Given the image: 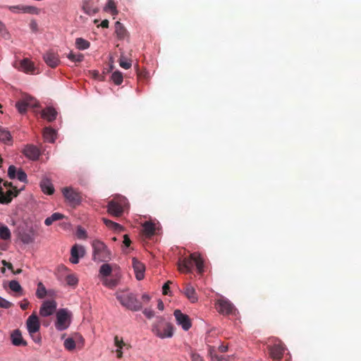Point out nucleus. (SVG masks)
Segmentation results:
<instances>
[{"label": "nucleus", "mask_w": 361, "mask_h": 361, "mask_svg": "<svg viewBox=\"0 0 361 361\" xmlns=\"http://www.w3.org/2000/svg\"><path fill=\"white\" fill-rule=\"evenodd\" d=\"M115 295L121 305L131 311H139L142 307V303L132 293L118 290Z\"/></svg>", "instance_id": "obj_2"}, {"label": "nucleus", "mask_w": 361, "mask_h": 361, "mask_svg": "<svg viewBox=\"0 0 361 361\" xmlns=\"http://www.w3.org/2000/svg\"><path fill=\"white\" fill-rule=\"evenodd\" d=\"M66 281L68 286H75L78 283V278L73 274H69L66 278Z\"/></svg>", "instance_id": "obj_42"}, {"label": "nucleus", "mask_w": 361, "mask_h": 361, "mask_svg": "<svg viewBox=\"0 0 361 361\" xmlns=\"http://www.w3.org/2000/svg\"><path fill=\"white\" fill-rule=\"evenodd\" d=\"M14 274H19L22 272V269H18L17 270L14 271L13 270L12 271Z\"/></svg>", "instance_id": "obj_63"}, {"label": "nucleus", "mask_w": 361, "mask_h": 361, "mask_svg": "<svg viewBox=\"0 0 361 361\" xmlns=\"http://www.w3.org/2000/svg\"><path fill=\"white\" fill-rule=\"evenodd\" d=\"M114 345L117 348L116 350V357L118 358H121L123 357L122 349L125 347L126 348H129L130 345L124 343L123 338L119 337L118 336H114Z\"/></svg>", "instance_id": "obj_21"}, {"label": "nucleus", "mask_w": 361, "mask_h": 361, "mask_svg": "<svg viewBox=\"0 0 361 361\" xmlns=\"http://www.w3.org/2000/svg\"><path fill=\"white\" fill-rule=\"evenodd\" d=\"M0 141L7 145L12 144V136L6 128H0Z\"/></svg>", "instance_id": "obj_30"}, {"label": "nucleus", "mask_w": 361, "mask_h": 361, "mask_svg": "<svg viewBox=\"0 0 361 361\" xmlns=\"http://www.w3.org/2000/svg\"><path fill=\"white\" fill-rule=\"evenodd\" d=\"M142 299L143 300L144 302H147L149 301L150 297L147 294H143L142 296Z\"/></svg>", "instance_id": "obj_59"}, {"label": "nucleus", "mask_w": 361, "mask_h": 361, "mask_svg": "<svg viewBox=\"0 0 361 361\" xmlns=\"http://www.w3.org/2000/svg\"><path fill=\"white\" fill-rule=\"evenodd\" d=\"M19 191L16 188L8 189L6 192L3 188H0V203L7 204L10 203L13 198L17 197Z\"/></svg>", "instance_id": "obj_12"}, {"label": "nucleus", "mask_w": 361, "mask_h": 361, "mask_svg": "<svg viewBox=\"0 0 361 361\" xmlns=\"http://www.w3.org/2000/svg\"><path fill=\"white\" fill-rule=\"evenodd\" d=\"M115 32L119 39H124L128 33L123 25L119 21H116L115 23Z\"/></svg>", "instance_id": "obj_29"}, {"label": "nucleus", "mask_w": 361, "mask_h": 361, "mask_svg": "<svg viewBox=\"0 0 361 361\" xmlns=\"http://www.w3.org/2000/svg\"><path fill=\"white\" fill-rule=\"evenodd\" d=\"M35 238L30 233H23L21 235V240L25 244H30L34 242Z\"/></svg>", "instance_id": "obj_44"}, {"label": "nucleus", "mask_w": 361, "mask_h": 361, "mask_svg": "<svg viewBox=\"0 0 361 361\" xmlns=\"http://www.w3.org/2000/svg\"><path fill=\"white\" fill-rule=\"evenodd\" d=\"M143 233L146 237H151L155 233V225L151 221H146L142 225Z\"/></svg>", "instance_id": "obj_28"}, {"label": "nucleus", "mask_w": 361, "mask_h": 361, "mask_svg": "<svg viewBox=\"0 0 361 361\" xmlns=\"http://www.w3.org/2000/svg\"><path fill=\"white\" fill-rule=\"evenodd\" d=\"M285 350V345L281 341H277L273 345L269 346L270 356L274 360H281Z\"/></svg>", "instance_id": "obj_9"}, {"label": "nucleus", "mask_w": 361, "mask_h": 361, "mask_svg": "<svg viewBox=\"0 0 361 361\" xmlns=\"http://www.w3.org/2000/svg\"><path fill=\"white\" fill-rule=\"evenodd\" d=\"M40 188L45 194L52 195L54 192V185L51 181L47 178H44L41 180Z\"/></svg>", "instance_id": "obj_23"}, {"label": "nucleus", "mask_w": 361, "mask_h": 361, "mask_svg": "<svg viewBox=\"0 0 361 361\" xmlns=\"http://www.w3.org/2000/svg\"><path fill=\"white\" fill-rule=\"evenodd\" d=\"M79 252H80V257H82L85 252L84 248L82 246L75 245L72 247L71 250L70 262L73 264H78L79 262Z\"/></svg>", "instance_id": "obj_18"}, {"label": "nucleus", "mask_w": 361, "mask_h": 361, "mask_svg": "<svg viewBox=\"0 0 361 361\" xmlns=\"http://www.w3.org/2000/svg\"><path fill=\"white\" fill-rule=\"evenodd\" d=\"M57 112L53 107H47L42 111V117L48 121L51 122L56 119Z\"/></svg>", "instance_id": "obj_24"}, {"label": "nucleus", "mask_w": 361, "mask_h": 361, "mask_svg": "<svg viewBox=\"0 0 361 361\" xmlns=\"http://www.w3.org/2000/svg\"><path fill=\"white\" fill-rule=\"evenodd\" d=\"M64 217V216L60 213H54L50 216L47 217L45 221L44 224L47 226H50L53 224V222L61 220Z\"/></svg>", "instance_id": "obj_35"}, {"label": "nucleus", "mask_w": 361, "mask_h": 361, "mask_svg": "<svg viewBox=\"0 0 361 361\" xmlns=\"http://www.w3.org/2000/svg\"><path fill=\"white\" fill-rule=\"evenodd\" d=\"M38 106V102L33 97L24 94L21 98L16 103V108L20 114H26L29 108H35Z\"/></svg>", "instance_id": "obj_5"}, {"label": "nucleus", "mask_w": 361, "mask_h": 361, "mask_svg": "<svg viewBox=\"0 0 361 361\" xmlns=\"http://www.w3.org/2000/svg\"><path fill=\"white\" fill-rule=\"evenodd\" d=\"M105 11L110 10L112 15H116L118 11L116 10V4L113 0H107V4L104 8Z\"/></svg>", "instance_id": "obj_40"}, {"label": "nucleus", "mask_w": 361, "mask_h": 361, "mask_svg": "<svg viewBox=\"0 0 361 361\" xmlns=\"http://www.w3.org/2000/svg\"><path fill=\"white\" fill-rule=\"evenodd\" d=\"M215 307L219 313L224 315L233 314L236 311L231 302L223 296L216 300Z\"/></svg>", "instance_id": "obj_7"}, {"label": "nucleus", "mask_w": 361, "mask_h": 361, "mask_svg": "<svg viewBox=\"0 0 361 361\" xmlns=\"http://www.w3.org/2000/svg\"><path fill=\"white\" fill-rule=\"evenodd\" d=\"M71 313L66 309H60L56 312L55 327L58 331H63L71 324Z\"/></svg>", "instance_id": "obj_8"}, {"label": "nucleus", "mask_w": 361, "mask_h": 361, "mask_svg": "<svg viewBox=\"0 0 361 361\" xmlns=\"http://www.w3.org/2000/svg\"><path fill=\"white\" fill-rule=\"evenodd\" d=\"M157 307L160 310H163L164 308V302L161 300H159V302H158Z\"/></svg>", "instance_id": "obj_58"}, {"label": "nucleus", "mask_w": 361, "mask_h": 361, "mask_svg": "<svg viewBox=\"0 0 361 361\" xmlns=\"http://www.w3.org/2000/svg\"><path fill=\"white\" fill-rule=\"evenodd\" d=\"M29 26L30 30L34 32H36L38 30V25L36 20H32L30 21Z\"/></svg>", "instance_id": "obj_50"}, {"label": "nucleus", "mask_w": 361, "mask_h": 361, "mask_svg": "<svg viewBox=\"0 0 361 361\" xmlns=\"http://www.w3.org/2000/svg\"><path fill=\"white\" fill-rule=\"evenodd\" d=\"M26 325L29 334L34 337V334L38 332L40 328L39 321L35 312L27 318Z\"/></svg>", "instance_id": "obj_10"}, {"label": "nucleus", "mask_w": 361, "mask_h": 361, "mask_svg": "<svg viewBox=\"0 0 361 361\" xmlns=\"http://www.w3.org/2000/svg\"><path fill=\"white\" fill-rule=\"evenodd\" d=\"M102 220H103V222L104 223V224L108 228H109L115 231H117V232H121V231H123V227L122 226H121L120 224H118L116 222H114L111 220L105 219V218H103Z\"/></svg>", "instance_id": "obj_32"}, {"label": "nucleus", "mask_w": 361, "mask_h": 361, "mask_svg": "<svg viewBox=\"0 0 361 361\" xmlns=\"http://www.w3.org/2000/svg\"><path fill=\"white\" fill-rule=\"evenodd\" d=\"M63 345L68 350H73L75 348V342L72 338H68L64 341Z\"/></svg>", "instance_id": "obj_41"}, {"label": "nucleus", "mask_w": 361, "mask_h": 361, "mask_svg": "<svg viewBox=\"0 0 361 361\" xmlns=\"http://www.w3.org/2000/svg\"><path fill=\"white\" fill-rule=\"evenodd\" d=\"M171 283L170 281H168L162 288V293L164 295H169V284Z\"/></svg>", "instance_id": "obj_52"}, {"label": "nucleus", "mask_w": 361, "mask_h": 361, "mask_svg": "<svg viewBox=\"0 0 361 361\" xmlns=\"http://www.w3.org/2000/svg\"><path fill=\"white\" fill-rule=\"evenodd\" d=\"M11 238V233L8 226L3 225L0 223V238L4 240H10Z\"/></svg>", "instance_id": "obj_33"}, {"label": "nucleus", "mask_w": 361, "mask_h": 361, "mask_svg": "<svg viewBox=\"0 0 361 361\" xmlns=\"http://www.w3.org/2000/svg\"><path fill=\"white\" fill-rule=\"evenodd\" d=\"M67 58L73 62H81L84 59V56L80 53L75 54L71 51L67 55Z\"/></svg>", "instance_id": "obj_38"}, {"label": "nucleus", "mask_w": 361, "mask_h": 361, "mask_svg": "<svg viewBox=\"0 0 361 361\" xmlns=\"http://www.w3.org/2000/svg\"><path fill=\"white\" fill-rule=\"evenodd\" d=\"M93 260L97 262H106L111 259V252L106 245L102 241L95 240L92 242Z\"/></svg>", "instance_id": "obj_4"}, {"label": "nucleus", "mask_w": 361, "mask_h": 361, "mask_svg": "<svg viewBox=\"0 0 361 361\" xmlns=\"http://www.w3.org/2000/svg\"><path fill=\"white\" fill-rule=\"evenodd\" d=\"M12 343L16 346H25L27 345L26 341L23 338L20 331L18 329L15 330L11 334Z\"/></svg>", "instance_id": "obj_25"}, {"label": "nucleus", "mask_w": 361, "mask_h": 361, "mask_svg": "<svg viewBox=\"0 0 361 361\" xmlns=\"http://www.w3.org/2000/svg\"><path fill=\"white\" fill-rule=\"evenodd\" d=\"M143 314L148 318V319H151L154 317V311L151 309H145L143 310Z\"/></svg>", "instance_id": "obj_51"}, {"label": "nucleus", "mask_w": 361, "mask_h": 361, "mask_svg": "<svg viewBox=\"0 0 361 361\" xmlns=\"http://www.w3.org/2000/svg\"><path fill=\"white\" fill-rule=\"evenodd\" d=\"M1 263L4 266L6 267L11 271L13 270V267L11 263L6 262V260H2Z\"/></svg>", "instance_id": "obj_55"}, {"label": "nucleus", "mask_w": 361, "mask_h": 361, "mask_svg": "<svg viewBox=\"0 0 361 361\" xmlns=\"http://www.w3.org/2000/svg\"><path fill=\"white\" fill-rule=\"evenodd\" d=\"M102 282L104 286L110 289H113L118 286L119 283V276L117 275H114L111 278L107 277L104 279Z\"/></svg>", "instance_id": "obj_27"}, {"label": "nucleus", "mask_w": 361, "mask_h": 361, "mask_svg": "<svg viewBox=\"0 0 361 361\" xmlns=\"http://www.w3.org/2000/svg\"><path fill=\"white\" fill-rule=\"evenodd\" d=\"M107 211L111 216H121L123 213V204L113 200L108 203Z\"/></svg>", "instance_id": "obj_13"}, {"label": "nucleus", "mask_w": 361, "mask_h": 361, "mask_svg": "<svg viewBox=\"0 0 361 361\" xmlns=\"http://www.w3.org/2000/svg\"><path fill=\"white\" fill-rule=\"evenodd\" d=\"M123 75L119 71H115L111 75V80L115 85H119L123 82Z\"/></svg>", "instance_id": "obj_39"}, {"label": "nucleus", "mask_w": 361, "mask_h": 361, "mask_svg": "<svg viewBox=\"0 0 361 361\" xmlns=\"http://www.w3.org/2000/svg\"><path fill=\"white\" fill-rule=\"evenodd\" d=\"M13 303L6 300V299L0 297V307L4 309H8L13 307Z\"/></svg>", "instance_id": "obj_47"}, {"label": "nucleus", "mask_w": 361, "mask_h": 361, "mask_svg": "<svg viewBox=\"0 0 361 361\" xmlns=\"http://www.w3.org/2000/svg\"><path fill=\"white\" fill-rule=\"evenodd\" d=\"M43 59L45 63L51 68H56L60 62L58 54L51 51L47 52L44 55Z\"/></svg>", "instance_id": "obj_16"}, {"label": "nucleus", "mask_w": 361, "mask_h": 361, "mask_svg": "<svg viewBox=\"0 0 361 361\" xmlns=\"http://www.w3.org/2000/svg\"><path fill=\"white\" fill-rule=\"evenodd\" d=\"M19 69L26 73L34 74L35 67L32 61L25 58L20 61Z\"/></svg>", "instance_id": "obj_19"}, {"label": "nucleus", "mask_w": 361, "mask_h": 361, "mask_svg": "<svg viewBox=\"0 0 361 361\" xmlns=\"http://www.w3.org/2000/svg\"><path fill=\"white\" fill-rule=\"evenodd\" d=\"M219 350L221 352V353H225L228 350V346L226 345H220L219 347Z\"/></svg>", "instance_id": "obj_57"}, {"label": "nucleus", "mask_w": 361, "mask_h": 361, "mask_svg": "<svg viewBox=\"0 0 361 361\" xmlns=\"http://www.w3.org/2000/svg\"><path fill=\"white\" fill-rule=\"evenodd\" d=\"M211 357L212 361H228V357L225 355H219L211 353Z\"/></svg>", "instance_id": "obj_46"}, {"label": "nucleus", "mask_w": 361, "mask_h": 361, "mask_svg": "<svg viewBox=\"0 0 361 361\" xmlns=\"http://www.w3.org/2000/svg\"><path fill=\"white\" fill-rule=\"evenodd\" d=\"M8 286L11 290H13L15 293H18L20 295H22L23 288H22L21 286L20 285V283L17 281H15V280L11 281L9 282Z\"/></svg>", "instance_id": "obj_37"}, {"label": "nucleus", "mask_w": 361, "mask_h": 361, "mask_svg": "<svg viewBox=\"0 0 361 361\" xmlns=\"http://www.w3.org/2000/svg\"><path fill=\"white\" fill-rule=\"evenodd\" d=\"M56 308V302L54 300L44 301L39 310V314L42 317H48L51 315Z\"/></svg>", "instance_id": "obj_14"}, {"label": "nucleus", "mask_w": 361, "mask_h": 361, "mask_svg": "<svg viewBox=\"0 0 361 361\" xmlns=\"http://www.w3.org/2000/svg\"><path fill=\"white\" fill-rule=\"evenodd\" d=\"M194 264L196 266L198 273L202 274L204 271V262L197 252L192 253L190 257L179 260L178 267L181 272L190 273L192 271Z\"/></svg>", "instance_id": "obj_1"}, {"label": "nucleus", "mask_w": 361, "mask_h": 361, "mask_svg": "<svg viewBox=\"0 0 361 361\" xmlns=\"http://www.w3.org/2000/svg\"><path fill=\"white\" fill-rule=\"evenodd\" d=\"M17 169L16 167L13 165H11L8 169V176L11 179H13L16 177L17 175Z\"/></svg>", "instance_id": "obj_45"}, {"label": "nucleus", "mask_w": 361, "mask_h": 361, "mask_svg": "<svg viewBox=\"0 0 361 361\" xmlns=\"http://www.w3.org/2000/svg\"><path fill=\"white\" fill-rule=\"evenodd\" d=\"M47 289L42 282L37 283V288L36 290V296L39 299H43L47 295Z\"/></svg>", "instance_id": "obj_36"}, {"label": "nucleus", "mask_w": 361, "mask_h": 361, "mask_svg": "<svg viewBox=\"0 0 361 361\" xmlns=\"http://www.w3.org/2000/svg\"><path fill=\"white\" fill-rule=\"evenodd\" d=\"M43 136L46 141L54 142L56 140V131L51 128H45L43 132Z\"/></svg>", "instance_id": "obj_31"}, {"label": "nucleus", "mask_w": 361, "mask_h": 361, "mask_svg": "<svg viewBox=\"0 0 361 361\" xmlns=\"http://www.w3.org/2000/svg\"><path fill=\"white\" fill-rule=\"evenodd\" d=\"M119 65L121 67L126 70L129 69L132 66L131 62L128 61L127 59L123 56H121L120 57Z\"/></svg>", "instance_id": "obj_43"}, {"label": "nucleus", "mask_w": 361, "mask_h": 361, "mask_svg": "<svg viewBox=\"0 0 361 361\" xmlns=\"http://www.w3.org/2000/svg\"><path fill=\"white\" fill-rule=\"evenodd\" d=\"M184 295L192 303L196 302L198 300L197 294L195 288L190 284H186L183 289Z\"/></svg>", "instance_id": "obj_22"}, {"label": "nucleus", "mask_w": 361, "mask_h": 361, "mask_svg": "<svg viewBox=\"0 0 361 361\" xmlns=\"http://www.w3.org/2000/svg\"><path fill=\"white\" fill-rule=\"evenodd\" d=\"M109 20L105 19L102 21L100 26L103 28H107L109 27Z\"/></svg>", "instance_id": "obj_56"}, {"label": "nucleus", "mask_w": 361, "mask_h": 361, "mask_svg": "<svg viewBox=\"0 0 361 361\" xmlns=\"http://www.w3.org/2000/svg\"><path fill=\"white\" fill-rule=\"evenodd\" d=\"M19 12H21L20 8H15L14 13H19Z\"/></svg>", "instance_id": "obj_64"}, {"label": "nucleus", "mask_w": 361, "mask_h": 361, "mask_svg": "<svg viewBox=\"0 0 361 361\" xmlns=\"http://www.w3.org/2000/svg\"><path fill=\"white\" fill-rule=\"evenodd\" d=\"M6 8L11 12H15V8H20L21 13H23L38 14L39 12V10L37 7L32 6H8Z\"/></svg>", "instance_id": "obj_17"}, {"label": "nucleus", "mask_w": 361, "mask_h": 361, "mask_svg": "<svg viewBox=\"0 0 361 361\" xmlns=\"http://www.w3.org/2000/svg\"><path fill=\"white\" fill-rule=\"evenodd\" d=\"M28 306H29V302H25V303H21V304H20V307H21V309H22V310H27V307H28Z\"/></svg>", "instance_id": "obj_60"}, {"label": "nucleus", "mask_w": 361, "mask_h": 361, "mask_svg": "<svg viewBox=\"0 0 361 361\" xmlns=\"http://www.w3.org/2000/svg\"><path fill=\"white\" fill-rule=\"evenodd\" d=\"M131 243V240L129 238L128 235H125L123 236V244L126 246V247H128L130 246Z\"/></svg>", "instance_id": "obj_54"}, {"label": "nucleus", "mask_w": 361, "mask_h": 361, "mask_svg": "<svg viewBox=\"0 0 361 361\" xmlns=\"http://www.w3.org/2000/svg\"><path fill=\"white\" fill-rule=\"evenodd\" d=\"M75 46L80 50H85L90 47V43L81 37H78L75 39Z\"/></svg>", "instance_id": "obj_34"}, {"label": "nucleus", "mask_w": 361, "mask_h": 361, "mask_svg": "<svg viewBox=\"0 0 361 361\" xmlns=\"http://www.w3.org/2000/svg\"><path fill=\"white\" fill-rule=\"evenodd\" d=\"M82 8L85 13L88 15H91L92 13H95L97 12L95 10H92L88 5H84Z\"/></svg>", "instance_id": "obj_53"}, {"label": "nucleus", "mask_w": 361, "mask_h": 361, "mask_svg": "<svg viewBox=\"0 0 361 361\" xmlns=\"http://www.w3.org/2000/svg\"><path fill=\"white\" fill-rule=\"evenodd\" d=\"M62 193L66 201L72 207L79 205L82 201L80 192L72 187H65L62 189Z\"/></svg>", "instance_id": "obj_6"}, {"label": "nucleus", "mask_w": 361, "mask_h": 361, "mask_svg": "<svg viewBox=\"0 0 361 361\" xmlns=\"http://www.w3.org/2000/svg\"><path fill=\"white\" fill-rule=\"evenodd\" d=\"M173 314L177 324L181 326L185 331H188L191 327V321L187 314H183L180 310H176Z\"/></svg>", "instance_id": "obj_11"}, {"label": "nucleus", "mask_w": 361, "mask_h": 361, "mask_svg": "<svg viewBox=\"0 0 361 361\" xmlns=\"http://www.w3.org/2000/svg\"><path fill=\"white\" fill-rule=\"evenodd\" d=\"M4 185L6 188H8L9 189H13V188H14L11 183L7 181L4 182Z\"/></svg>", "instance_id": "obj_61"}, {"label": "nucleus", "mask_w": 361, "mask_h": 361, "mask_svg": "<svg viewBox=\"0 0 361 361\" xmlns=\"http://www.w3.org/2000/svg\"><path fill=\"white\" fill-rule=\"evenodd\" d=\"M23 153L26 157L33 161L37 160L41 154L39 149L33 145H27Z\"/></svg>", "instance_id": "obj_15"}, {"label": "nucleus", "mask_w": 361, "mask_h": 361, "mask_svg": "<svg viewBox=\"0 0 361 361\" xmlns=\"http://www.w3.org/2000/svg\"><path fill=\"white\" fill-rule=\"evenodd\" d=\"M190 357L192 361H204L199 354L194 352L191 353Z\"/></svg>", "instance_id": "obj_49"}, {"label": "nucleus", "mask_w": 361, "mask_h": 361, "mask_svg": "<svg viewBox=\"0 0 361 361\" xmlns=\"http://www.w3.org/2000/svg\"><path fill=\"white\" fill-rule=\"evenodd\" d=\"M133 267L135 273L136 279L139 281L142 280L144 278V272L145 270L144 264L135 258H133Z\"/></svg>", "instance_id": "obj_20"}, {"label": "nucleus", "mask_w": 361, "mask_h": 361, "mask_svg": "<svg viewBox=\"0 0 361 361\" xmlns=\"http://www.w3.org/2000/svg\"><path fill=\"white\" fill-rule=\"evenodd\" d=\"M85 233V231L84 230H82L80 228H79L78 230V237L81 238L82 235H84Z\"/></svg>", "instance_id": "obj_62"}, {"label": "nucleus", "mask_w": 361, "mask_h": 361, "mask_svg": "<svg viewBox=\"0 0 361 361\" xmlns=\"http://www.w3.org/2000/svg\"><path fill=\"white\" fill-rule=\"evenodd\" d=\"M16 178L23 183L27 181V174L21 169L18 171Z\"/></svg>", "instance_id": "obj_48"}, {"label": "nucleus", "mask_w": 361, "mask_h": 361, "mask_svg": "<svg viewBox=\"0 0 361 361\" xmlns=\"http://www.w3.org/2000/svg\"><path fill=\"white\" fill-rule=\"evenodd\" d=\"M111 273V266L109 264H103L99 268L98 277L102 281L104 279L110 276Z\"/></svg>", "instance_id": "obj_26"}, {"label": "nucleus", "mask_w": 361, "mask_h": 361, "mask_svg": "<svg viewBox=\"0 0 361 361\" xmlns=\"http://www.w3.org/2000/svg\"><path fill=\"white\" fill-rule=\"evenodd\" d=\"M152 331L161 338H171L173 335V325L163 317H158L152 326Z\"/></svg>", "instance_id": "obj_3"}]
</instances>
